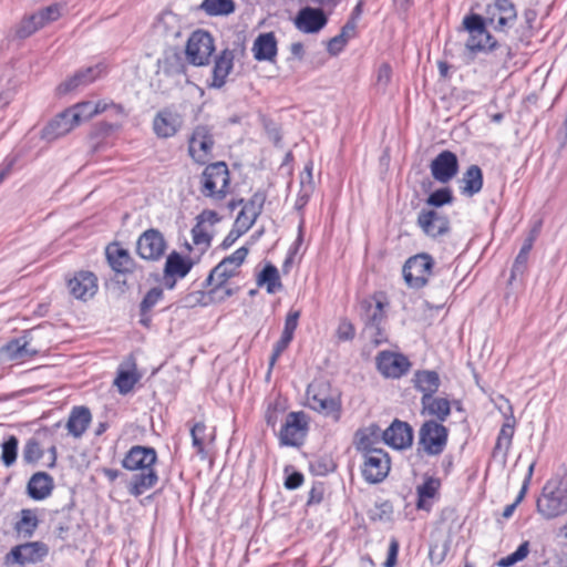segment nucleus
I'll return each mask as SVG.
<instances>
[{"label": "nucleus", "mask_w": 567, "mask_h": 567, "mask_svg": "<svg viewBox=\"0 0 567 567\" xmlns=\"http://www.w3.org/2000/svg\"><path fill=\"white\" fill-rule=\"evenodd\" d=\"M157 461L156 451L153 447L132 446L122 460V466L131 472H136L128 485V492L133 496H140L153 488L158 481L154 465Z\"/></svg>", "instance_id": "1"}, {"label": "nucleus", "mask_w": 567, "mask_h": 567, "mask_svg": "<svg viewBox=\"0 0 567 567\" xmlns=\"http://www.w3.org/2000/svg\"><path fill=\"white\" fill-rule=\"evenodd\" d=\"M463 25L465 30L468 32V38L466 40L465 47L470 52L492 53L495 58L494 63L497 66H506V64L513 56L512 50L508 45L498 44L496 41L493 40L492 35L484 25L482 17L477 14L465 17L463 20Z\"/></svg>", "instance_id": "2"}, {"label": "nucleus", "mask_w": 567, "mask_h": 567, "mask_svg": "<svg viewBox=\"0 0 567 567\" xmlns=\"http://www.w3.org/2000/svg\"><path fill=\"white\" fill-rule=\"evenodd\" d=\"M308 406L326 416L339 421L341 415V401L339 394L332 390L326 380H315L307 388Z\"/></svg>", "instance_id": "3"}, {"label": "nucleus", "mask_w": 567, "mask_h": 567, "mask_svg": "<svg viewBox=\"0 0 567 567\" xmlns=\"http://www.w3.org/2000/svg\"><path fill=\"white\" fill-rule=\"evenodd\" d=\"M388 302L382 295H374L360 302V317L364 323V330L369 333L374 344L385 340L382 324L385 322V307Z\"/></svg>", "instance_id": "4"}, {"label": "nucleus", "mask_w": 567, "mask_h": 567, "mask_svg": "<svg viewBox=\"0 0 567 567\" xmlns=\"http://www.w3.org/2000/svg\"><path fill=\"white\" fill-rule=\"evenodd\" d=\"M449 429L437 420H425L419 429V449L429 456L444 452L449 441Z\"/></svg>", "instance_id": "5"}, {"label": "nucleus", "mask_w": 567, "mask_h": 567, "mask_svg": "<svg viewBox=\"0 0 567 567\" xmlns=\"http://www.w3.org/2000/svg\"><path fill=\"white\" fill-rule=\"evenodd\" d=\"M229 185V172L225 163L208 165L202 175V193L207 197L223 199Z\"/></svg>", "instance_id": "6"}, {"label": "nucleus", "mask_w": 567, "mask_h": 567, "mask_svg": "<svg viewBox=\"0 0 567 567\" xmlns=\"http://www.w3.org/2000/svg\"><path fill=\"white\" fill-rule=\"evenodd\" d=\"M309 429V419L302 411L290 412L279 432L281 445L299 447L303 444Z\"/></svg>", "instance_id": "7"}, {"label": "nucleus", "mask_w": 567, "mask_h": 567, "mask_svg": "<svg viewBox=\"0 0 567 567\" xmlns=\"http://www.w3.org/2000/svg\"><path fill=\"white\" fill-rule=\"evenodd\" d=\"M214 51V39L210 33L196 30L188 38L185 52L189 63L202 66L208 64Z\"/></svg>", "instance_id": "8"}, {"label": "nucleus", "mask_w": 567, "mask_h": 567, "mask_svg": "<svg viewBox=\"0 0 567 567\" xmlns=\"http://www.w3.org/2000/svg\"><path fill=\"white\" fill-rule=\"evenodd\" d=\"M537 511L547 519L567 513V499L559 489L557 481L546 483L542 497L537 501Z\"/></svg>", "instance_id": "9"}, {"label": "nucleus", "mask_w": 567, "mask_h": 567, "mask_svg": "<svg viewBox=\"0 0 567 567\" xmlns=\"http://www.w3.org/2000/svg\"><path fill=\"white\" fill-rule=\"evenodd\" d=\"M433 259L427 254L409 258L402 269L404 280L411 288H422L432 272Z\"/></svg>", "instance_id": "10"}, {"label": "nucleus", "mask_w": 567, "mask_h": 567, "mask_svg": "<svg viewBox=\"0 0 567 567\" xmlns=\"http://www.w3.org/2000/svg\"><path fill=\"white\" fill-rule=\"evenodd\" d=\"M517 20V11L509 0H495L486 8L487 23L498 32H507Z\"/></svg>", "instance_id": "11"}, {"label": "nucleus", "mask_w": 567, "mask_h": 567, "mask_svg": "<svg viewBox=\"0 0 567 567\" xmlns=\"http://www.w3.org/2000/svg\"><path fill=\"white\" fill-rule=\"evenodd\" d=\"M214 137L207 125H197L188 141V152L199 164L207 163L212 157Z\"/></svg>", "instance_id": "12"}, {"label": "nucleus", "mask_w": 567, "mask_h": 567, "mask_svg": "<svg viewBox=\"0 0 567 567\" xmlns=\"http://www.w3.org/2000/svg\"><path fill=\"white\" fill-rule=\"evenodd\" d=\"M48 554V548L40 542L25 543L14 546L4 557L7 566H25L41 561Z\"/></svg>", "instance_id": "13"}, {"label": "nucleus", "mask_w": 567, "mask_h": 567, "mask_svg": "<svg viewBox=\"0 0 567 567\" xmlns=\"http://www.w3.org/2000/svg\"><path fill=\"white\" fill-rule=\"evenodd\" d=\"M362 476L368 483L382 482L390 471V457L383 450L370 451L363 454Z\"/></svg>", "instance_id": "14"}, {"label": "nucleus", "mask_w": 567, "mask_h": 567, "mask_svg": "<svg viewBox=\"0 0 567 567\" xmlns=\"http://www.w3.org/2000/svg\"><path fill=\"white\" fill-rule=\"evenodd\" d=\"M248 255L246 247L238 248L234 254L224 258L209 274L208 285L219 287L233 277Z\"/></svg>", "instance_id": "15"}, {"label": "nucleus", "mask_w": 567, "mask_h": 567, "mask_svg": "<svg viewBox=\"0 0 567 567\" xmlns=\"http://www.w3.org/2000/svg\"><path fill=\"white\" fill-rule=\"evenodd\" d=\"M136 250L145 260H158L166 250V241L163 234L154 228L145 230L137 239Z\"/></svg>", "instance_id": "16"}, {"label": "nucleus", "mask_w": 567, "mask_h": 567, "mask_svg": "<svg viewBox=\"0 0 567 567\" xmlns=\"http://www.w3.org/2000/svg\"><path fill=\"white\" fill-rule=\"evenodd\" d=\"M328 23V18L322 9L305 7L300 9L293 19V24L302 33L315 34L321 31Z\"/></svg>", "instance_id": "17"}, {"label": "nucleus", "mask_w": 567, "mask_h": 567, "mask_svg": "<svg viewBox=\"0 0 567 567\" xmlns=\"http://www.w3.org/2000/svg\"><path fill=\"white\" fill-rule=\"evenodd\" d=\"M430 169L435 181L449 183L458 172L457 156L451 151H443L431 162Z\"/></svg>", "instance_id": "18"}, {"label": "nucleus", "mask_w": 567, "mask_h": 567, "mask_svg": "<svg viewBox=\"0 0 567 567\" xmlns=\"http://www.w3.org/2000/svg\"><path fill=\"white\" fill-rule=\"evenodd\" d=\"M382 441L396 450L410 447L413 443V430L409 423L394 420L392 424L382 432Z\"/></svg>", "instance_id": "19"}, {"label": "nucleus", "mask_w": 567, "mask_h": 567, "mask_svg": "<svg viewBox=\"0 0 567 567\" xmlns=\"http://www.w3.org/2000/svg\"><path fill=\"white\" fill-rule=\"evenodd\" d=\"M377 367L385 378L398 379L408 372L410 362L402 354L383 351L377 357Z\"/></svg>", "instance_id": "20"}, {"label": "nucleus", "mask_w": 567, "mask_h": 567, "mask_svg": "<svg viewBox=\"0 0 567 567\" xmlns=\"http://www.w3.org/2000/svg\"><path fill=\"white\" fill-rule=\"evenodd\" d=\"M68 287L74 298L86 301L97 291V278L91 271H79L68 281Z\"/></svg>", "instance_id": "21"}, {"label": "nucleus", "mask_w": 567, "mask_h": 567, "mask_svg": "<svg viewBox=\"0 0 567 567\" xmlns=\"http://www.w3.org/2000/svg\"><path fill=\"white\" fill-rule=\"evenodd\" d=\"M451 402L446 398L422 395L421 415L430 417L429 420H437L443 423L451 415Z\"/></svg>", "instance_id": "22"}, {"label": "nucleus", "mask_w": 567, "mask_h": 567, "mask_svg": "<svg viewBox=\"0 0 567 567\" xmlns=\"http://www.w3.org/2000/svg\"><path fill=\"white\" fill-rule=\"evenodd\" d=\"M103 72L104 68L101 64L80 70L73 76L62 82L58 86V91L61 94H65L79 87L86 86L99 79Z\"/></svg>", "instance_id": "23"}, {"label": "nucleus", "mask_w": 567, "mask_h": 567, "mask_svg": "<svg viewBox=\"0 0 567 567\" xmlns=\"http://www.w3.org/2000/svg\"><path fill=\"white\" fill-rule=\"evenodd\" d=\"M182 117L171 110L159 111L153 121V128L158 137L167 138L174 136L182 126Z\"/></svg>", "instance_id": "24"}, {"label": "nucleus", "mask_w": 567, "mask_h": 567, "mask_svg": "<svg viewBox=\"0 0 567 567\" xmlns=\"http://www.w3.org/2000/svg\"><path fill=\"white\" fill-rule=\"evenodd\" d=\"M106 259L111 268L118 274L131 272L134 269V260L127 249L118 243H113L106 247Z\"/></svg>", "instance_id": "25"}, {"label": "nucleus", "mask_w": 567, "mask_h": 567, "mask_svg": "<svg viewBox=\"0 0 567 567\" xmlns=\"http://www.w3.org/2000/svg\"><path fill=\"white\" fill-rule=\"evenodd\" d=\"M153 28L157 35L167 41L179 38L182 33L181 19L172 11L161 13Z\"/></svg>", "instance_id": "26"}, {"label": "nucleus", "mask_w": 567, "mask_h": 567, "mask_svg": "<svg viewBox=\"0 0 567 567\" xmlns=\"http://www.w3.org/2000/svg\"><path fill=\"white\" fill-rule=\"evenodd\" d=\"M78 125L69 109L58 114L44 128L42 135L48 141L56 140L70 133Z\"/></svg>", "instance_id": "27"}, {"label": "nucleus", "mask_w": 567, "mask_h": 567, "mask_svg": "<svg viewBox=\"0 0 567 567\" xmlns=\"http://www.w3.org/2000/svg\"><path fill=\"white\" fill-rule=\"evenodd\" d=\"M417 224L422 230L432 237H437L449 230V220L434 210L421 212Z\"/></svg>", "instance_id": "28"}, {"label": "nucleus", "mask_w": 567, "mask_h": 567, "mask_svg": "<svg viewBox=\"0 0 567 567\" xmlns=\"http://www.w3.org/2000/svg\"><path fill=\"white\" fill-rule=\"evenodd\" d=\"M382 432L375 424L359 430L355 433V449L363 454H368L370 451H379L380 449L377 445L382 440Z\"/></svg>", "instance_id": "29"}, {"label": "nucleus", "mask_w": 567, "mask_h": 567, "mask_svg": "<svg viewBox=\"0 0 567 567\" xmlns=\"http://www.w3.org/2000/svg\"><path fill=\"white\" fill-rule=\"evenodd\" d=\"M257 61H274L277 55V40L272 32L259 34L251 49Z\"/></svg>", "instance_id": "30"}, {"label": "nucleus", "mask_w": 567, "mask_h": 567, "mask_svg": "<svg viewBox=\"0 0 567 567\" xmlns=\"http://www.w3.org/2000/svg\"><path fill=\"white\" fill-rule=\"evenodd\" d=\"M234 66V53L230 50H224L215 61L213 69V80L210 86L220 89L225 85L226 79Z\"/></svg>", "instance_id": "31"}, {"label": "nucleus", "mask_w": 567, "mask_h": 567, "mask_svg": "<svg viewBox=\"0 0 567 567\" xmlns=\"http://www.w3.org/2000/svg\"><path fill=\"white\" fill-rule=\"evenodd\" d=\"M107 105L109 104H105L102 100L97 102L83 101L69 107V110L72 113L73 121L79 126L81 123L91 120L93 116L106 112Z\"/></svg>", "instance_id": "32"}, {"label": "nucleus", "mask_w": 567, "mask_h": 567, "mask_svg": "<svg viewBox=\"0 0 567 567\" xmlns=\"http://www.w3.org/2000/svg\"><path fill=\"white\" fill-rule=\"evenodd\" d=\"M91 412L85 406H75L66 422L68 432L74 437H81L91 423Z\"/></svg>", "instance_id": "33"}, {"label": "nucleus", "mask_w": 567, "mask_h": 567, "mask_svg": "<svg viewBox=\"0 0 567 567\" xmlns=\"http://www.w3.org/2000/svg\"><path fill=\"white\" fill-rule=\"evenodd\" d=\"M53 488L52 477L44 472L33 474L28 483L29 495L33 499H43L48 497Z\"/></svg>", "instance_id": "34"}, {"label": "nucleus", "mask_w": 567, "mask_h": 567, "mask_svg": "<svg viewBox=\"0 0 567 567\" xmlns=\"http://www.w3.org/2000/svg\"><path fill=\"white\" fill-rule=\"evenodd\" d=\"M461 192L466 196H473L481 192L483 187V172L477 165H471L463 174L461 181Z\"/></svg>", "instance_id": "35"}, {"label": "nucleus", "mask_w": 567, "mask_h": 567, "mask_svg": "<svg viewBox=\"0 0 567 567\" xmlns=\"http://www.w3.org/2000/svg\"><path fill=\"white\" fill-rule=\"evenodd\" d=\"M192 261L183 258L177 252H172L165 262L164 275L167 278H184L192 269Z\"/></svg>", "instance_id": "36"}, {"label": "nucleus", "mask_w": 567, "mask_h": 567, "mask_svg": "<svg viewBox=\"0 0 567 567\" xmlns=\"http://www.w3.org/2000/svg\"><path fill=\"white\" fill-rule=\"evenodd\" d=\"M515 432V420L513 416L506 417L498 433L496 444L493 451L494 456L502 454L506 456Z\"/></svg>", "instance_id": "37"}, {"label": "nucleus", "mask_w": 567, "mask_h": 567, "mask_svg": "<svg viewBox=\"0 0 567 567\" xmlns=\"http://www.w3.org/2000/svg\"><path fill=\"white\" fill-rule=\"evenodd\" d=\"M414 385L423 395H434L440 388V378L435 371H417L414 374Z\"/></svg>", "instance_id": "38"}, {"label": "nucleus", "mask_w": 567, "mask_h": 567, "mask_svg": "<svg viewBox=\"0 0 567 567\" xmlns=\"http://www.w3.org/2000/svg\"><path fill=\"white\" fill-rule=\"evenodd\" d=\"M312 163L306 164L303 171L300 173V192L296 205L298 208L303 207L309 200L315 189L313 176H312Z\"/></svg>", "instance_id": "39"}, {"label": "nucleus", "mask_w": 567, "mask_h": 567, "mask_svg": "<svg viewBox=\"0 0 567 567\" xmlns=\"http://www.w3.org/2000/svg\"><path fill=\"white\" fill-rule=\"evenodd\" d=\"M440 487V482L433 477H429L425 482L417 486V503L419 509L429 511L431 508L430 499L433 498Z\"/></svg>", "instance_id": "40"}, {"label": "nucleus", "mask_w": 567, "mask_h": 567, "mask_svg": "<svg viewBox=\"0 0 567 567\" xmlns=\"http://www.w3.org/2000/svg\"><path fill=\"white\" fill-rule=\"evenodd\" d=\"M537 236V229H534L530 235L525 239L512 268L511 279H515L517 275H520L525 271L528 255L533 248L535 238Z\"/></svg>", "instance_id": "41"}, {"label": "nucleus", "mask_w": 567, "mask_h": 567, "mask_svg": "<svg viewBox=\"0 0 567 567\" xmlns=\"http://www.w3.org/2000/svg\"><path fill=\"white\" fill-rule=\"evenodd\" d=\"M210 17L228 16L235 11L234 0H204L199 7Z\"/></svg>", "instance_id": "42"}, {"label": "nucleus", "mask_w": 567, "mask_h": 567, "mask_svg": "<svg viewBox=\"0 0 567 567\" xmlns=\"http://www.w3.org/2000/svg\"><path fill=\"white\" fill-rule=\"evenodd\" d=\"M257 284L266 285L269 293H275L281 288L278 269L274 265H267L259 274Z\"/></svg>", "instance_id": "43"}, {"label": "nucleus", "mask_w": 567, "mask_h": 567, "mask_svg": "<svg viewBox=\"0 0 567 567\" xmlns=\"http://www.w3.org/2000/svg\"><path fill=\"white\" fill-rule=\"evenodd\" d=\"M38 517L31 509H23L21 518L16 524V529L24 537H31L38 527Z\"/></svg>", "instance_id": "44"}, {"label": "nucleus", "mask_w": 567, "mask_h": 567, "mask_svg": "<svg viewBox=\"0 0 567 567\" xmlns=\"http://www.w3.org/2000/svg\"><path fill=\"white\" fill-rule=\"evenodd\" d=\"M206 425L203 422L195 423L190 427L192 445L196 449L197 454L202 458L206 457L205 453V440H206Z\"/></svg>", "instance_id": "45"}, {"label": "nucleus", "mask_w": 567, "mask_h": 567, "mask_svg": "<svg viewBox=\"0 0 567 567\" xmlns=\"http://www.w3.org/2000/svg\"><path fill=\"white\" fill-rule=\"evenodd\" d=\"M43 28L37 18V13L24 17L16 29V34L20 39H25Z\"/></svg>", "instance_id": "46"}, {"label": "nucleus", "mask_w": 567, "mask_h": 567, "mask_svg": "<svg viewBox=\"0 0 567 567\" xmlns=\"http://www.w3.org/2000/svg\"><path fill=\"white\" fill-rule=\"evenodd\" d=\"M529 554V542H523L518 548L511 555L501 558L496 565L498 567H511L522 560H524Z\"/></svg>", "instance_id": "47"}, {"label": "nucleus", "mask_w": 567, "mask_h": 567, "mask_svg": "<svg viewBox=\"0 0 567 567\" xmlns=\"http://www.w3.org/2000/svg\"><path fill=\"white\" fill-rule=\"evenodd\" d=\"M18 444V439L14 435L9 436L2 444L1 461L7 467L11 466L17 460Z\"/></svg>", "instance_id": "48"}, {"label": "nucleus", "mask_w": 567, "mask_h": 567, "mask_svg": "<svg viewBox=\"0 0 567 567\" xmlns=\"http://www.w3.org/2000/svg\"><path fill=\"white\" fill-rule=\"evenodd\" d=\"M42 455L43 451L37 440L30 439L27 441L22 452V457L25 463L34 464L42 457Z\"/></svg>", "instance_id": "49"}, {"label": "nucleus", "mask_w": 567, "mask_h": 567, "mask_svg": "<svg viewBox=\"0 0 567 567\" xmlns=\"http://www.w3.org/2000/svg\"><path fill=\"white\" fill-rule=\"evenodd\" d=\"M163 298V289L159 287H154L147 291L145 297L143 298L140 309L141 315L144 317L146 313H148L152 308L158 303L159 300Z\"/></svg>", "instance_id": "50"}, {"label": "nucleus", "mask_w": 567, "mask_h": 567, "mask_svg": "<svg viewBox=\"0 0 567 567\" xmlns=\"http://www.w3.org/2000/svg\"><path fill=\"white\" fill-rule=\"evenodd\" d=\"M62 6L59 3L51 4L47 8L39 10L37 13L38 20L41 25L44 27L53 21H56L61 17Z\"/></svg>", "instance_id": "51"}, {"label": "nucleus", "mask_w": 567, "mask_h": 567, "mask_svg": "<svg viewBox=\"0 0 567 567\" xmlns=\"http://www.w3.org/2000/svg\"><path fill=\"white\" fill-rule=\"evenodd\" d=\"M137 379L135 378L134 373L130 371H121L114 380V384L121 394L128 393L134 388Z\"/></svg>", "instance_id": "52"}, {"label": "nucleus", "mask_w": 567, "mask_h": 567, "mask_svg": "<svg viewBox=\"0 0 567 567\" xmlns=\"http://www.w3.org/2000/svg\"><path fill=\"white\" fill-rule=\"evenodd\" d=\"M0 355L8 361L21 360L20 338L3 346L0 349Z\"/></svg>", "instance_id": "53"}, {"label": "nucleus", "mask_w": 567, "mask_h": 567, "mask_svg": "<svg viewBox=\"0 0 567 567\" xmlns=\"http://www.w3.org/2000/svg\"><path fill=\"white\" fill-rule=\"evenodd\" d=\"M292 337L286 336L281 333L280 339L275 343L271 357L269 359V371L274 368L279 357L282 352L288 348L289 343L292 341Z\"/></svg>", "instance_id": "54"}, {"label": "nucleus", "mask_w": 567, "mask_h": 567, "mask_svg": "<svg viewBox=\"0 0 567 567\" xmlns=\"http://www.w3.org/2000/svg\"><path fill=\"white\" fill-rule=\"evenodd\" d=\"M453 199L452 193L449 188H441L433 192L426 203L431 206L440 207L444 204L451 203Z\"/></svg>", "instance_id": "55"}, {"label": "nucleus", "mask_w": 567, "mask_h": 567, "mask_svg": "<svg viewBox=\"0 0 567 567\" xmlns=\"http://www.w3.org/2000/svg\"><path fill=\"white\" fill-rule=\"evenodd\" d=\"M392 69L388 63H382L377 71L375 85L379 90L385 91L391 82Z\"/></svg>", "instance_id": "56"}, {"label": "nucleus", "mask_w": 567, "mask_h": 567, "mask_svg": "<svg viewBox=\"0 0 567 567\" xmlns=\"http://www.w3.org/2000/svg\"><path fill=\"white\" fill-rule=\"evenodd\" d=\"M193 241L197 246L209 247L212 237L206 227L196 223L192 229Z\"/></svg>", "instance_id": "57"}, {"label": "nucleus", "mask_w": 567, "mask_h": 567, "mask_svg": "<svg viewBox=\"0 0 567 567\" xmlns=\"http://www.w3.org/2000/svg\"><path fill=\"white\" fill-rule=\"evenodd\" d=\"M336 336L339 341H350L355 336V329L348 319H341L338 324Z\"/></svg>", "instance_id": "58"}, {"label": "nucleus", "mask_w": 567, "mask_h": 567, "mask_svg": "<svg viewBox=\"0 0 567 567\" xmlns=\"http://www.w3.org/2000/svg\"><path fill=\"white\" fill-rule=\"evenodd\" d=\"M299 317H300V311H298V310L290 311L287 315L284 331H282L284 334L293 338V333L298 327Z\"/></svg>", "instance_id": "59"}, {"label": "nucleus", "mask_w": 567, "mask_h": 567, "mask_svg": "<svg viewBox=\"0 0 567 567\" xmlns=\"http://www.w3.org/2000/svg\"><path fill=\"white\" fill-rule=\"evenodd\" d=\"M29 334L30 332H25V334L20 338L21 360L31 358L38 353V350L30 347Z\"/></svg>", "instance_id": "60"}, {"label": "nucleus", "mask_w": 567, "mask_h": 567, "mask_svg": "<svg viewBox=\"0 0 567 567\" xmlns=\"http://www.w3.org/2000/svg\"><path fill=\"white\" fill-rule=\"evenodd\" d=\"M197 224L205 226L206 224L214 225L219 220L218 214L215 210L205 209L196 217Z\"/></svg>", "instance_id": "61"}, {"label": "nucleus", "mask_w": 567, "mask_h": 567, "mask_svg": "<svg viewBox=\"0 0 567 567\" xmlns=\"http://www.w3.org/2000/svg\"><path fill=\"white\" fill-rule=\"evenodd\" d=\"M265 200L266 196L262 193H255L244 206L255 212L261 213Z\"/></svg>", "instance_id": "62"}, {"label": "nucleus", "mask_w": 567, "mask_h": 567, "mask_svg": "<svg viewBox=\"0 0 567 567\" xmlns=\"http://www.w3.org/2000/svg\"><path fill=\"white\" fill-rule=\"evenodd\" d=\"M399 553V543L396 539H392L389 546L388 557L384 561V567H394L396 564V557Z\"/></svg>", "instance_id": "63"}, {"label": "nucleus", "mask_w": 567, "mask_h": 567, "mask_svg": "<svg viewBox=\"0 0 567 567\" xmlns=\"http://www.w3.org/2000/svg\"><path fill=\"white\" fill-rule=\"evenodd\" d=\"M346 43L347 40L343 38V35L338 34L328 42L327 49L331 54H338L343 49Z\"/></svg>", "instance_id": "64"}]
</instances>
